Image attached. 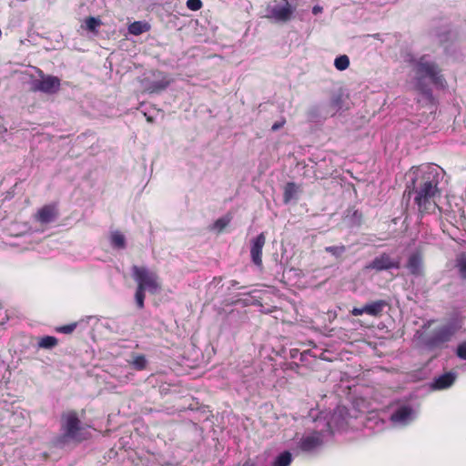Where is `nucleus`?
Listing matches in <instances>:
<instances>
[{"instance_id": "f257e3e1", "label": "nucleus", "mask_w": 466, "mask_h": 466, "mask_svg": "<svg viewBox=\"0 0 466 466\" xmlns=\"http://www.w3.org/2000/svg\"><path fill=\"white\" fill-rule=\"evenodd\" d=\"M407 185L405 192L409 196L415 194L414 202L420 208H426L439 194L440 184L439 167L436 165H423L412 167L407 173Z\"/></svg>"}, {"instance_id": "f03ea898", "label": "nucleus", "mask_w": 466, "mask_h": 466, "mask_svg": "<svg viewBox=\"0 0 466 466\" xmlns=\"http://www.w3.org/2000/svg\"><path fill=\"white\" fill-rule=\"evenodd\" d=\"M410 64L414 72V85L429 103H433L432 89L427 83V79L436 87L444 89L447 82L441 74L439 65L429 55H423L419 58H412Z\"/></svg>"}, {"instance_id": "7ed1b4c3", "label": "nucleus", "mask_w": 466, "mask_h": 466, "mask_svg": "<svg viewBox=\"0 0 466 466\" xmlns=\"http://www.w3.org/2000/svg\"><path fill=\"white\" fill-rule=\"evenodd\" d=\"M131 275L137 283V289L135 293V300L138 309H143L145 304V292L148 291L151 294H157L160 291L161 286L158 281V275L150 270L147 267H139L134 265L131 268Z\"/></svg>"}, {"instance_id": "20e7f679", "label": "nucleus", "mask_w": 466, "mask_h": 466, "mask_svg": "<svg viewBox=\"0 0 466 466\" xmlns=\"http://www.w3.org/2000/svg\"><path fill=\"white\" fill-rule=\"evenodd\" d=\"M60 430L62 434L57 439L59 445L70 441L80 442L85 440L84 427L75 410L66 411L61 415Z\"/></svg>"}, {"instance_id": "39448f33", "label": "nucleus", "mask_w": 466, "mask_h": 466, "mask_svg": "<svg viewBox=\"0 0 466 466\" xmlns=\"http://www.w3.org/2000/svg\"><path fill=\"white\" fill-rule=\"evenodd\" d=\"M455 332L456 327L454 324L440 327L424 339V345L430 350L441 348L444 343L451 339Z\"/></svg>"}, {"instance_id": "423d86ee", "label": "nucleus", "mask_w": 466, "mask_h": 466, "mask_svg": "<svg viewBox=\"0 0 466 466\" xmlns=\"http://www.w3.org/2000/svg\"><path fill=\"white\" fill-rule=\"evenodd\" d=\"M347 416V408L339 406L334 410L329 420L326 421V419L322 420L321 418H319L316 420L318 423L317 427L319 428L321 424L324 431L329 435L333 432L334 429L339 430L346 426Z\"/></svg>"}, {"instance_id": "0eeeda50", "label": "nucleus", "mask_w": 466, "mask_h": 466, "mask_svg": "<svg viewBox=\"0 0 466 466\" xmlns=\"http://www.w3.org/2000/svg\"><path fill=\"white\" fill-rule=\"evenodd\" d=\"M31 70L41 76V79L31 81V89L40 91L48 95L56 94L60 88V79L56 76H42V71L35 66H31Z\"/></svg>"}, {"instance_id": "6e6552de", "label": "nucleus", "mask_w": 466, "mask_h": 466, "mask_svg": "<svg viewBox=\"0 0 466 466\" xmlns=\"http://www.w3.org/2000/svg\"><path fill=\"white\" fill-rule=\"evenodd\" d=\"M400 262L399 258H392L390 254L383 252L375 257L369 264L365 266L367 270L384 271L390 269H399Z\"/></svg>"}, {"instance_id": "1a4fd4ad", "label": "nucleus", "mask_w": 466, "mask_h": 466, "mask_svg": "<svg viewBox=\"0 0 466 466\" xmlns=\"http://www.w3.org/2000/svg\"><path fill=\"white\" fill-rule=\"evenodd\" d=\"M328 435L324 428L313 431L303 436L298 443V448L304 452H311L323 444L324 437Z\"/></svg>"}, {"instance_id": "9d476101", "label": "nucleus", "mask_w": 466, "mask_h": 466, "mask_svg": "<svg viewBox=\"0 0 466 466\" xmlns=\"http://www.w3.org/2000/svg\"><path fill=\"white\" fill-rule=\"evenodd\" d=\"M285 2V5H273L268 6L267 8V17L271 18L277 22H288L290 20L295 8H293L288 2V0H283Z\"/></svg>"}, {"instance_id": "9b49d317", "label": "nucleus", "mask_w": 466, "mask_h": 466, "mask_svg": "<svg viewBox=\"0 0 466 466\" xmlns=\"http://www.w3.org/2000/svg\"><path fill=\"white\" fill-rule=\"evenodd\" d=\"M416 417L414 410L409 405L397 408L390 415L391 422L396 426H406Z\"/></svg>"}, {"instance_id": "f8f14e48", "label": "nucleus", "mask_w": 466, "mask_h": 466, "mask_svg": "<svg viewBox=\"0 0 466 466\" xmlns=\"http://www.w3.org/2000/svg\"><path fill=\"white\" fill-rule=\"evenodd\" d=\"M406 268L414 277L424 276V260L421 251L415 250L410 253L406 262Z\"/></svg>"}, {"instance_id": "ddd939ff", "label": "nucleus", "mask_w": 466, "mask_h": 466, "mask_svg": "<svg viewBox=\"0 0 466 466\" xmlns=\"http://www.w3.org/2000/svg\"><path fill=\"white\" fill-rule=\"evenodd\" d=\"M266 243V236L262 232L250 241L251 261L258 268L262 267V249Z\"/></svg>"}, {"instance_id": "4468645a", "label": "nucleus", "mask_w": 466, "mask_h": 466, "mask_svg": "<svg viewBox=\"0 0 466 466\" xmlns=\"http://www.w3.org/2000/svg\"><path fill=\"white\" fill-rule=\"evenodd\" d=\"M457 379V373L454 371L445 372L435 377L431 382L430 387L433 390H442L451 388Z\"/></svg>"}, {"instance_id": "2eb2a0df", "label": "nucleus", "mask_w": 466, "mask_h": 466, "mask_svg": "<svg viewBox=\"0 0 466 466\" xmlns=\"http://www.w3.org/2000/svg\"><path fill=\"white\" fill-rule=\"evenodd\" d=\"M157 80L147 82L145 84V89L147 92L153 93H160L165 90L171 83V79L164 73L157 72L156 75Z\"/></svg>"}, {"instance_id": "dca6fc26", "label": "nucleus", "mask_w": 466, "mask_h": 466, "mask_svg": "<svg viewBox=\"0 0 466 466\" xmlns=\"http://www.w3.org/2000/svg\"><path fill=\"white\" fill-rule=\"evenodd\" d=\"M57 210L54 205H46L35 215V220L41 224H49L57 218Z\"/></svg>"}, {"instance_id": "f3484780", "label": "nucleus", "mask_w": 466, "mask_h": 466, "mask_svg": "<svg viewBox=\"0 0 466 466\" xmlns=\"http://www.w3.org/2000/svg\"><path fill=\"white\" fill-rule=\"evenodd\" d=\"M324 113L328 117L334 116L343 107V96L341 94H334L329 102L322 103Z\"/></svg>"}, {"instance_id": "a211bd4d", "label": "nucleus", "mask_w": 466, "mask_h": 466, "mask_svg": "<svg viewBox=\"0 0 466 466\" xmlns=\"http://www.w3.org/2000/svg\"><path fill=\"white\" fill-rule=\"evenodd\" d=\"M324 106L322 103L311 106L308 111V118L312 122H320L328 118V116L323 111Z\"/></svg>"}, {"instance_id": "6ab92c4d", "label": "nucleus", "mask_w": 466, "mask_h": 466, "mask_svg": "<svg viewBox=\"0 0 466 466\" xmlns=\"http://www.w3.org/2000/svg\"><path fill=\"white\" fill-rule=\"evenodd\" d=\"M386 306L387 302L383 299L368 303L365 305L366 314L374 317L380 316Z\"/></svg>"}, {"instance_id": "aec40b11", "label": "nucleus", "mask_w": 466, "mask_h": 466, "mask_svg": "<svg viewBox=\"0 0 466 466\" xmlns=\"http://www.w3.org/2000/svg\"><path fill=\"white\" fill-rule=\"evenodd\" d=\"M150 26L147 22L136 21L129 25L128 32L134 35H139L149 30Z\"/></svg>"}, {"instance_id": "412c9836", "label": "nucleus", "mask_w": 466, "mask_h": 466, "mask_svg": "<svg viewBox=\"0 0 466 466\" xmlns=\"http://www.w3.org/2000/svg\"><path fill=\"white\" fill-rule=\"evenodd\" d=\"M111 246L117 249H124L126 248V238L119 231H114L110 236Z\"/></svg>"}, {"instance_id": "4be33fe9", "label": "nucleus", "mask_w": 466, "mask_h": 466, "mask_svg": "<svg viewBox=\"0 0 466 466\" xmlns=\"http://www.w3.org/2000/svg\"><path fill=\"white\" fill-rule=\"evenodd\" d=\"M298 193V187L294 182H289L284 187L283 201L285 204L290 202Z\"/></svg>"}, {"instance_id": "5701e85b", "label": "nucleus", "mask_w": 466, "mask_h": 466, "mask_svg": "<svg viewBox=\"0 0 466 466\" xmlns=\"http://www.w3.org/2000/svg\"><path fill=\"white\" fill-rule=\"evenodd\" d=\"M58 343V340L56 337L53 336H45L41 338L38 341V348L46 349V350H52L54 349Z\"/></svg>"}, {"instance_id": "b1692460", "label": "nucleus", "mask_w": 466, "mask_h": 466, "mask_svg": "<svg viewBox=\"0 0 466 466\" xmlns=\"http://www.w3.org/2000/svg\"><path fill=\"white\" fill-rule=\"evenodd\" d=\"M292 461V455L286 451L281 452L274 461L273 466H289Z\"/></svg>"}, {"instance_id": "393cba45", "label": "nucleus", "mask_w": 466, "mask_h": 466, "mask_svg": "<svg viewBox=\"0 0 466 466\" xmlns=\"http://www.w3.org/2000/svg\"><path fill=\"white\" fill-rule=\"evenodd\" d=\"M456 268L460 276L466 279V253L460 254L456 258Z\"/></svg>"}, {"instance_id": "a878e982", "label": "nucleus", "mask_w": 466, "mask_h": 466, "mask_svg": "<svg viewBox=\"0 0 466 466\" xmlns=\"http://www.w3.org/2000/svg\"><path fill=\"white\" fill-rule=\"evenodd\" d=\"M346 250L347 248L344 245L329 246L325 248V251L331 254L336 258H340Z\"/></svg>"}, {"instance_id": "bb28decb", "label": "nucleus", "mask_w": 466, "mask_h": 466, "mask_svg": "<svg viewBox=\"0 0 466 466\" xmlns=\"http://www.w3.org/2000/svg\"><path fill=\"white\" fill-rule=\"evenodd\" d=\"M102 22L99 18L90 16L85 20V28L89 32H96L97 27L101 25Z\"/></svg>"}, {"instance_id": "cd10ccee", "label": "nucleus", "mask_w": 466, "mask_h": 466, "mask_svg": "<svg viewBox=\"0 0 466 466\" xmlns=\"http://www.w3.org/2000/svg\"><path fill=\"white\" fill-rule=\"evenodd\" d=\"M334 66L339 71H343V70L347 69L350 66V59H349L348 56L341 55V56L336 57L335 61H334Z\"/></svg>"}, {"instance_id": "c85d7f7f", "label": "nucleus", "mask_w": 466, "mask_h": 466, "mask_svg": "<svg viewBox=\"0 0 466 466\" xmlns=\"http://www.w3.org/2000/svg\"><path fill=\"white\" fill-rule=\"evenodd\" d=\"M131 364L137 370H143L147 367V360L144 355H137L133 359Z\"/></svg>"}, {"instance_id": "c756f323", "label": "nucleus", "mask_w": 466, "mask_h": 466, "mask_svg": "<svg viewBox=\"0 0 466 466\" xmlns=\"http://www.w3.org/2000/svg\"><path fill=\"white\" fill-rule=\"evenodd\" d=\"M349 219V223L351 227H358L361 223L362 215L358 210H353L352 214L347 215L346 217Z\"/></svg>"}, {"instance_id": "7c9ffc66", "label": "nucleus", "mask_w": 466, "mask_h": 466, "mask_svg": "<svg viewBox=\"0 0 466 466\" xmlns=\"http://www.w3.org/2000/svg\"><path fill=\"white\" fill-rule=\"evenodd\" d=\"M230 222V218L223 217L216 220L214 223L213 228L221 232Z\"/></svg>"}, {"instance_id": "2f4dec72", "label": "nucleus", "mask_w": 466, "mask_h": 466, "mask_svg": "<svg viewBox=\"0 0 466 466\" xmlns=\"http://www.w3.org/2000/svg\"><path fill=\"white\" fill-rule=\"evenodd\" d=\"M76 325H77L76 323H71L68 325L61 326V327L56 328V331L60 332V333H64V334H70L75 330V329L76 328Z\"/></svg>"}, {"instance_id": "473e14b6", "label": "nucleus", "mask_w": 466, "mask_h": 466, "mask_svg": "<svg viewBox=\"0 0 466 466\" xmlns=\"http://www.w3.org/2000/svg\"><path fill=\"white\" fill-rule=\"evenodd\" d=\"M187 6L192 11H198L202 7L201 0H187Z\"/></svg>"}, {"instance_id": "72a5a7b5", "label": "nucleus", "mask_w": 466, "mask_h": 466, "mask_svg": "<svg viewBox=\"0 0 466 466\" xmlns=\"http://www.w3.org/2000/svg\"><path fill=\"white\" fill-rule=\"evenodd\" d=\"M457 356L461 360H466V343H461L456 350Z\"/></svg>"}, {"instance_id": "f704fd0d", "label": "nucleus", "mask_w": 466, "mask_h": 466, "mask_svg": "<svg viewBox=\"0 0 466 466\" xmlns=\"http://www.w3.org/2000/svg\"><path fill=\"white\" fill-rule=\"evenodd\" d=\"M351 314L353 316H360L362 314H366L365 305L361 308H353V309L351 310Z\"/></svg>"}, {"instance_id": "c9c22d12", "label": "nucleus", "mask_w": 466, "mask_h": 466, "mask_svg": "<svg viewBox=\"0 0 466 466\" xmlns=\"http://www.w3.org/2000/svg\"><path fill=\"white\" fill-rule=\"evenodd\" d=\"M284 124H285V120L275 122L271 127V130L277 131V130L280 129L284 126Z\"/></svg>"}, {"instance_id": "e433bc0d", "label": "nucleus", "mask_w": 466, "mask_h": 466, "mask_svg": "<svg viewBox=\"0 0 466 466\" xmlns=\"http://www.w3.org/2000/svg\"><path fill=\"white\" fill-rule=\"evenodd\" d=\"M7 319L5 311L2 307H0V325L5 324V320Z\"/></svg>"}, {"instance_id": "4c0bfd02", "label": "nucleus", "mask_w": 466, "mask_h": 466, "mask_svg": "<svg viewBox=\"0 0 466 466\" xmlns=\"http://www.w3.org/2000/svg\"><path fill=\"white\" fill-rule=\"evenodd\" d=\"M321 12H322V7H321L320 5H315V6H313V8H312V13H313L314 15H319V14H320Z\"/></svg>"}, {"instance_id": "58836bf2", "label": "nucleus", "mask_w": 466, "mask_h": 466, "mask_svg": "<svg viewBox=\"0 0 466 466\" xmlns=\"http://www.w3.org/2000/svg\"><path fill=\"white\" fill-rule=\"evenodd\" d=\"M242 466H257V465L251 460H248L247 461L244 462V464Z\"/></svg>"}, {"instance_id": "ea45409f", "label": "nucleus", "mask_w": 466, "mask_h": 466, "mask_svg": "<svg viewBox=\"0 0 466 466\" xmlns=\"http://www.w3.org/2000/svg\"><path fill=\"white\" fill-rule=\"evenodd\" d=\"M5 425L0 422V434L5 433Z\"/></svg>"}, {"instance_id": "a19ab883", "label": "nucleus", "mask_w": 466, "mask_h": 466, "mask_svg": "<svg viewBox=\"0 0 466 466\" xmlns=\"http://www.w3.org/2000/svg\"><path fill=\"white\" fill-rule=\"evenodd\" d=\"M230 284H231V287H236L238 283L236 280H231Z\"/></svg>"}, {"instance_id": "79ce46f5", "label": "nucleus", "mask_w": 466, "mask_h": 466, "mask_svg": "<svg viewBox=\"0 0 466 466\" xmlns=\"http://www.w3.org/2000/svg\"><path fill=\"white\" fill-rule=\"evenodd\" d=\"M372 36H373L374 38H378V39H379L380 35H379V34H375V35H373Z\"/></svg>"}, {"instance_id": "37998d69", "label": "nucleus", "mask_w": 466, "mask_h": 466, "mask_svg": "<svg viewBox=\"0 0 466 466\" xmlns=\"http://www.w3.org/2000/svg\"><path fill=\"white\" fill-rule=\"evenodd\" d=\"M147 121L152 122V118L148 116Z\"/></svg>"}]
</instances>
